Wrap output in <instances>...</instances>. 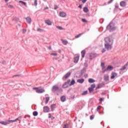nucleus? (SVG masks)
Returning a JSON list of instances; mask_svg holds the SVG:
<instances>
[{"label": "nucleus", "instance_id": "50", "mask_svg": "<svg viewBox=\"0 0 128 128\" xmlns=\"http://www.w3.org/2000/svg\"><path fill=\"white\" fill-rule=\"evenodd\" d=\"M100 102H102L104 100V98H100L99 100Z\"/></svg>", "mask_w": 128, "mask_h": 128}, {"label": "nucleus", "instance_id": "14", "mask_svg": "<svg viewBox=\"0 0 128 128\" xmlns=\"http://www.w3.org/2000/svg\"><path fill=\"white\" fill-rule=\"evenodd\" d=\"M84 82V79H78L77 80V82L79 84H82Z\"/></svg>", "mask_w": 128, "mask_h": 128}, {"label": "nucleus", "instance_id": "31", "mask_svg": "<svg viewBox=\"0 0 128 128\" xmlns=\"http://www.w3.org/2000/svg\"><path fill=\"white\" fill-rule=\"evenodd\" d=\"M55 106H56V104H53L51 105L50 108H51V109H52V110H54V109Z\"/></svg>", "mask_w": 128, "mask_h": 128}, {"label": "nucleus", "instance_id": "19", "mask_svg": "<svg viewBox=\"0 0 128 128\" xmlns=\"http://www.w3.org/2000/svg\"><path fill=\"white\" fill-rule=\"evenodd\" d=\"M81 54H82V58H84V56H86V51H85V50H83L81 52Z\"/></svg>", "mask_w": 128, "mask_h": 128}, {"label": "nucleus", "instance_id": "46", "mask_svg": "<svg viewBox=\"0 0 128 128\" xmlns=\"http://www.w3.org/2000/svg\"><path fill=\"white\" fill-rule=\"evenodd\" d=\"M22 32H23V34H26V30L24 29L22 30Z\"/></svg>", "mask_w": 128, "mask_h": 128}, {"label": "nucleus", "instance_id": "29", "mask_svg": "<svg viewBox=\"0 0 128 128\" xmlns=\"http://www.w3.org/2000/svg\"><path fill=\"white\" fill-rule=\"evenodd\" d=\"M6 6H8L9 8H14V6L12 5L8 4H7Z\"/></svg>", "mask_w": 128, "mask_h": 128}, {"label": "nucleus", "instance_id": "26", "mask_svg": "<svg viewBox=\"0 0 128 128\" xmlns=\"http://www.w3.org/2000/svg\"><path fill=\"white\" fill-rule=\"evenodd\" d=\"M84 34V33H80V34H78V35L75 36V38H80V36Z\"/></svg>", "mask_w": 128, "mask_h": 128}, {"label": "nucleus", "instance_id": "48", "mask_svg": "<svg viewBox=\"0 0 128 128\" xmlns=\"http://www.w3.org/2000/svg\"><path fill=\"white\" fill-rule=\"evenodd\" d=\"M112 2H114V0H110V1L108 2V4H112Z\"/></svg>", "mask_w": 128, "mask_h": 128}, {"label": "nucleus", "instance_id": "21", "mask_svg": "<svg viewBox=\"0 0 128 128\" xmlns=\"http://www.w3.org/2000/svg\"><path fill=\"white\" fill-rule=\"evenodd\" d=\"M114 69V67L108 66L106 70H112Z\"/></svg>", "mask_w": 128, "mask_h": 128}, {"label": "nucleus", "instance_id": "38", "mask_svg": "<svg viewBox=\"0 0 128 128\" xmlns=\"http://www.w3.org/2000/svg\"><path fill=\"white\" fill-rule=\"evenodd\" d=\"M101 108H102V106H98L96 110L98 112V110H100Z\"/></svg>", "mask_w": 128, "mask_h": 128}, {"label": "nucleus", "instance_id": "60", "mask_svg": "<svg viewBox=\"0 0 128 128\" xmlns=\"http://www.w3.org/2000/svg\"><path fill=\"white\" fill-rule=\"evenodd\" d=\"M106 70H106L104 71H103V72H102L103 74H104V72H105Z\"/></svg>", "mask_w": 128, "mask_h": 128}, {"label": "nucleus", "instance_id": "62", "mask_svg": "<svg viewBox=\"0 0 128 128\" xmlns=\"http://www.w3.org/2000/svg\"><path fill=\"white\" fill-rule=\"evenodd\" d=\"M126 0V1H128V0Z\"/></svg>", "mask_w": 128, "mask_h": 128}, {"label": "nucleus", "instance_id": "37", "mask_svg": "<svg viewBox=\"0 0 128 128\" xmlns=\"http://www.w3.org/2000/svg\"><path fill=\"white\" fill-rule=\"evenodd\" d=\"M34 6H38V0H34Z\"/></svg>", "mask_w": 128, "mask_h": 128}, {"label": "nucleus", "instance_id": "5", "mask_svg": "<svg viewBox=\"0 0 128 128\" xmlns=\"http://www.w3.org/2000/svg\"><path fill=\"white\" fill-rule=\"evenodd\" d=\"M22 120V116L18 117L14 120H8V122L10 124V122H18V120Z\"/></svg>", "mask_w": 128, "mask_h": 128}, {"label": "nucleus", "instance_id": "49", "mask_svg": "<svg viewBox=\"0 0 128 128\" xmlns=\"http://www.w3.org/2000/svg\"><path fill=\"white\" fill-rule=\"evenodd\" d=\"M118 8H114V12H118Z\"/></svg>", "mask_w": 128, "mask_h": 128}, {"label": "nucleus", "instance_id": "53", "mask_svg": "<svg viewBox=\"0 0 128 128\" xmlns=\"http://www.w3.org/2000/svg\"><path fill=\"white\" fill-rule=\"evenodd\" d=\"M106 52V50L104 48H103L102 50V52Z\"/></svg>", "mask_w": 128, "mask_h": 128}, {"label": "nucleus", "instance_id": "56", "mask_svg": "<svg viewBox=\"0 0 128 128\" xmlns=\"http://www.w3.org/2000/svg\"><path fill=\"white\" fill-rule=\"evenodd\" d=\"M48 10V7H46L44 8V10Z\"/></svg>", "mask_w": 128, "mask_h": 128}, {"label": "nucleus", "instance_id": "25", "mask_svg": "<svg viewBox=\"0 0 128 128\" xmlns=\"http://www.w3.org/2000/svg\"><path fill=\"white\" fill-rule=\"evenodd\" d=\"M60 100L62 102H65L66 101V96H62L60 98Z\"/></svg>", "mask_w": 128, "mask_h": 128}, {"label": "nucleus", "instance_id": "24", "mask_svg": "<svg viewBox=\"0 0 128 128\" xmlns=\"http://www.w3.org/2000/svg\"><path fill=\"white\" fill-rule=\"evenodd\" d=\"M19 2L22 4H24V6H26V2H24V1L20 0Z\"/></svg>", "mask_w": 128, "mask_h": 128}, {"label": "nucleus", "instance_id": "1", "mask_svg": "<svg viewBox=\"0 0 128 128\" xmlns=\"http://www.w3.org/2000/svg\"><path fill=\"white\" fill-rule=\"evenodd\" d=\"M104 40L106 42L104 44L105 48L108 50H112V44H114L112 40L108 37H106L105 38Z\"/></svg>", "mask_w": 128, "mask_h": 128}, {"label": "nucleus", "instance_id": "40", "mask_svg": "<svg viewBox=\"0 0 128 128\" xmlns=\"http://www.w3.org/2000/svg\"><path fill=\"white\" fill-rule=\"evenodd\" d=\"M90 58L92 59L94 58V54H90Z\"/></svg>", "mask_w": 128, "mask_h": 128}, {"label": "nucleus", "instance_id": "35", "mask_svg": "<svg viewBox=\"0 0 128 128\" xmlns=\"http://www.w3.org/2000/svg\"><path fill=\"white\" fill-rule=\"evenodd\" d=\"M88 90H89L90 92H94V88L90 87L88 88Z\"/></svg>", "mask_w": 128, "mask_h": 128}, {"label": "nucleus", "instance_id": "32", "mask_svg": "<svg viewBox=\"0 0 128 128\" xmlns=\"http://www.w3.org/2000/svg\"><path fill=\"white\" fill-rule=\"evenodd\" d=\"M101 66L102 70H104V68H106V66H104V63H101Z\"/></svg>", "mask_w": 128, "mask_h": 128}, {"label": "nucleus", "instance_id": "55", "mask_svg": "<svg viewBox=\"0 0 128 128\" xmlns=\"http://www.w3.org/2000/svg\"><path fill=\"white\" fill-rule=\"evenodd\" d=\"M78 8H82V4H80L79 6H78Z\"/></svg>", "mask_w": 128, "mask_h": 128}, {"label": "nucleus", "instance_id": "15", "mask_svg": "<svg viewBox=\"0 0 128 128\" xmlns=\"http://www.w3.org/2000/svg\"><path fill=\"white\" fill-rule=\"evenodd\" d=\"M110 78V76H108V74H105L104 76V80L106 81V80H108V78Z\"/></svg>", "mask_w": 128, "mask_h": 128}, {"label": "nucleus", "instance_id": "10", "mask_svg": "<svg viewBox=\"0 0 128 128\" xmlns=\"http://www.w3.org/2000/svg\"><path fill=\"white\" fill-rule=\"evenodd\" d=\"M60 16H66V13L64 12H60Z\"/></svg>", "mask_w": 128, "mask_h": 128}, {"label": "nucleus", "instance_id": "54", "mask_svg": "<svg viewBox=\"0 0 128 128\" xmlns=\"http://www.w3.org/2000/svg\"><path fill=\"white\" fill-rule=\"evenodd\" d=\"M98 88H100V85H98V86L96 87V90H98Z\"/></svg>", "mask_w": 128, "mask_h": 128}, {"label": "nucleus", "instance_id": "45", "mask_svg": "<svg viewBox=\"0 0 128 128\" xmlns=\"http://www.w3.org/2000/svg\"><path fill=\"white\" fill-rule=\"evenodd\" d=\"M58 6L56 5H55L54 10H58Z\"/></svg>", "mask_w": 128, "mask_h": 128}, {"label": "nucleus", "instance_id": "59", "mask_svg": "<svg viewBox=\"0 0 128 128\" xmlns=\"http://www.w3.org/2000/svg\"><path fill=\"white\" fill-rule=\"evenodd\" d=\"M84 76H85V78H88V74H86Z\"/></svg>", "mask_w": 128, "mask_h": 128}, {"label": "nucleus", "instance_id": "20", "mask_svg": "<svg viewBox=\"0 0 128 128\" xmlns=\"http://www.w3.org/2000/svg\"><path fill=\"white\" fill-rule=\"evenodd\" d=\"M58 90V86H53L52 90Z\"/></svg>", "mask_w": 128, "mask_h": 128}, {"label": "nucleus", "instance_id": "23", "mask_svg": "<svg viewBox=\"0 0 128 128\" xmlns=\"http://www.w3.org/2000/svg\"><path fill=\"white\" fill-rule=\"evenodd\" d=\"M76 84V81H74V80H72L70 86H74V84Z\"/></svg>", "mask_w": 128, "mask_h": 128}, {"label": "nucleus", "instance_id": "43", "mask_svg": "<svg viewBox=\"0 0 128 128\" xmlns=\"http://www.w3.org/2000/svg\"><path fill=\"white\" fill-rule=\"evenodd\" d=\"M94 116L92 115L90 116V120H94Z\"/></svg>", "mask_w": 128, "mask_h": 128}, {"label": "nucleus", "instance_id": "16", "mask_svg": "<svg viewBox=\"0 0 128 128\" xmlns=\"http://www.w3.org/2000/svg\"><path fill=\"white\" fill-rule=\"evenodd\" d=\"M45 22L48 24V26H52V22H50V20H46Z\"/></svg>", "mask_w": 128, "mask_h": 128}, {"label": "nucleus", "instance_id": "41", "mask_svg": "<svg viewBox=\"0 0 128 128\" xmlns=\"http://www.w3.org/2000/svg\"><path fill=\"white\" fill-rule=\"evenodd\" d=\"M96 88V84H92L91 85V88L94 89Z\"/></svg>", "mask_w": 128, "mask_h": 128}, {"label": "nucleus", "instance_id": "9", "mask_svg": "<svg viewBox=\"0 0 128 128\" xmlns=\"http://www.w3.org/2000/svg\"><path fill=\"white\" fill-rule=\"evenodd\" d=\"M0 124H3V126H7V124H9L8 120L1 121L0 122Z\"/></svg>", "mask_w": 128, "mask_h": 128}, {"label": "nucleus", "instance_id": "33", "mask_svg": "<svg viewBox=\"0 0 128 128\" xmlns=\"http://www.w3.org/2000/svg\"><path fill=\"white\" fill-rule=\"evenodd\" d=\"M82 22H85V24L88 23V20H86V19L82 18Z\"/></svg>", "mask_w": 128, "mask_h": 128}, {"label": "nucleus", "instance_id": "11", "mask_svg": "<svg viewBox=\"0 0 128 128\" xmlns=\"http://www.w3.org/2000/svg\"><path fill=\"white\" fill-rule=\"evenodd\" d=\"M120 6H126V3L124 1H122L120 2Z\"/></svg>", "mask_w": 128, "mask_h": 128}, {"label": "nucleus", "instance_id": "39", "mask_svg": "<svg viewBox=\"0 0 128 128\" xmlns=\"http://www.w3.org/2000/svg\"><path fill=\"white\" fill-rule=\"evenodd\" d=\"M63 128H68V124H66L63 126Z\"/></svg>", "mask_w": 128, "mask_h": 128}, {"label": "nucleus", "instance_id": "8", "mask_svg": "<svg viewBox=\"0 0 128 128\" xmlns=\"http://www.w3.org/2000/svg\"><path fill=\"white\" fill-rule=\"evenodd\" d=\"M43 110L44 112H50V108L48 106H45L43 108Z\"/></svg>", "mask_w": 128, "mask_h": 128}, {"label": "nucleus", "instance_id": "13", "mask_svg": "<svg viewBox=\"0 0 128 128\" xmlns=\"http://www.w3.org/2000/svg\"><path fill=\"white\" fill-rule=\"evenodd\" d=\"M80 60V56H77L74 58V62L76 63Z\"/></svg>", "mask_w": 128, "mask_h": 128}, {"label": "nucleus", "instance_id": "3", "mask_svg": "<svg viewBox=\"0 0 128 128\" xmlns=\"http://www.w3.org/2000/svg\"><path fill=\"white\" fill-rule=\"evenodd\" d=\"M33 90H36V92L38 94H42V92H44V90L42 86L38 88H33Z\"/></svg>", "mask_w": 128, "mask_h": 128}, {"label": "nucleus", "instance_id": "57", "mask_svg": "<svg viewBox=\"0 0 128 128\" xmlns=\"http://www.w3.org/2000/svg\"><path fill=\"white\" fill-rule=\"evenodd\" d=\"M48 48L49 50H52V46H50L49 47H48Z\"/></svg>", "mask_w": 128, "mask_h": 128}, {"label": "nucleus", "instance_id": "4", "mask_svg": "<svg viewBox=\"0 0 128 128\" xmlns=\"http://www.w3.org/2000/svg\"><path fill=\"white\" fill-rule=\"evenodd\" d=\"M70 80H68L67 82H65L63 85L62 88H66L68 87V85L70 84Z\"/></svg>", "mask_w": 128, "mask_h": 128}, {"label": "nucleus", "instance_id": "61", "mask_svg": "<svg viewBox=\"0 0 128 128\" xmlns=\"http://www.w3.org/2000/svg\"><path fill=\"white\" fill-rule=\"evenodd\" d=\"M79 0L80 2V1H82V0Z\"/></svg>", "mask_w": 128, "mask_h": 128}, {"label": "nucleus", "instance_id": "6", "mask_svg": "<svg viewBox=\"0 0 128 128\" xmlns=\"http://www.w3.org/2000/svg\"><path fill=\"white\" fill-rule=\"evenodd\" d=\"M70 74H72V73L70 72H67L63 77V80H66V78H70Z\"/></svg>", "mask_w": 128, "mask_h": 128}, {"label": "nucleus", "instance_id": "42", "mask_svg": "<svg viewBox=\"0 0 128 128\" xmlns=\"http://www.w3.org/2000/svg\"><path fill=\"white\" fill-rule=\"evenodd\" d=\"M56 28H58V30H64V28H62V26H57Z\"/></svg>", "mask_w": 128, "mask_h": 128}, {"label": "nucleus", "instance_id": "7", "mask_svg": "<svg viewBox=\"0 0 128 128\" xmlns=\"http://www.w3.org/2000/svg\"><path fill=\"white\" fill-rule=\"evenodd\" d=\"M118 76V73L116 72H112V76H110L111 80H114L116 76Z\"/></svg>", "mask_w": 128, "mask_h": 128}, {"label": "nucleus", "instance_id": "22", "mask_svg": "<svg viewBox=\"0 0 128 128\" xmlns=\"http://www.w3.org/2000/svg\"><path fill=\"white\" fill-rule=\"evenodd\" d=\"M83 11L84 12H88V9L86 7H84L83 8Z\"/></svg>", "mask_w": 128, "mask_h": 128}, {"label": "nucleus", "instance_id": "44", "mask_svg": "<svg viewBox=\"0 0 128 128\" xmlns=\"http://www.w3.org/2000/svg\"><path fill=\"white\" fill-rule=\"evenodd\" d=\"M115 8H118V4H116L115 5Z\"/></svg>", "mask_w": 128, "mask_h": 128}, {"label": "nucleus", "instance_id": "58", "mask_svg": "<svg viewBox=\"0 0 128 128\" xmlns=\"http://www.w3.org/2000/svg\"><path fill=\"white\" fill-rule=\"evenodd\" d=\"M5 0V2H8V0Z\"/></svg>", "mask_w": 128, "mask_h": 128}, {"label": "nucleus", "instance_id": "28", "mask_svg": "<svg viewBox=\"0 0 128 128\" xmlns=\"http://www.w3.org/2000/svg\"><path fill=\"white\" fill-rule=\"evenodd\" d=\"M38 112L34 111L33 112V116H38Z\"/></svg>", "mask_w": 128, "mask_h": 128}, {"label": "nucleus", "instance_id": "47", "mask_svg": "<svg viewBox=\"0 0 128 128\" xmlns=\"http://www.w3.org/2000/svg\"><path fill=\"white\" fill-rule=\"evenodd\" d=\"M86 0H82V4H86Z\"/></svg>", "mask_w": 128, "mask_h": 128}, {"label": "nucleus", "instance_id": "36", "mask_svg": "<svg viewBox=\"0 0 128 128\" xmlns=\"http://www.w3.org/2000/svg\"><path fill=\"white\" fill-rule=\"evenodd\" d=\"M86 94H88V90L84 92L82 94V96H86Z\"/></svg>", "mask_w": 128, "mask_h": 128}, {"label": "nucleus", "instance_id": "17", "mask_svg": "<svg viewBox=\"0 0 128 128\" xmlns=\"http://www.w3.org/2000/svg\"><path fill=\"white\" fill-rule=\"evenodd\" d=\"M96 82V80L92 79V78H89L88 79V82H90V84H92L94 82Z\"/></svg>", "mask_w": 128, "mask_h": 128}, {"label": "nucleus", "instance_id": "18", "mask_svg": "<svg viewBox=\"0 0 128 128\" xmlns=\"http://www.w3.org/2000/svg\"><path fill=\"white\" fill-rule=\"evenodd\" d=\"M62 42L63 44H64V45H66V44H68V42L66 40H62Z\"/></svg>", "mask_w": 128, "mask_h": 128}, {"label": "nucleus", "instance_id": "52", "mask_svg": "<svg viewBox=\"0 0 128 128\" xmlns=\"http://www.w3.org/2000/svg\"><path fill=\"white\" fill-rule=\"evenodd\" d=\"M14 76H20V74L15 75V76H13V77H14Z\"/></svg>", "mask_w": 128, "mask_h": 128}, {"label": "nucleus", "instance_id": "12", "mask_svg": "<svg viewBox=\"0 0 128 128\" xmlns=\"http://www.w3.org/2000/svg\"><path fill=\"white\" fill-rule=\"evenodd\" d=\"M26 20L28 24H30V22H32V18L30 16L26 18Z\"/></svg>", "mask_w": 128, "mask_h": 128}, {"label": "nucleus", "instance_id": "27", "mask_svg": "<svg viewBox=\"0 0 128 128\" xmlns=\"http://www.w3.org/2000/svg\"><path fill=\"white\" fill-rule=\"evenodd\" d=\"M46 101L45 103L46 104H48V102L50 101V97H46Z\"/></svg>", "mask_w": 128, "mask_h": 128}, {"label": "nucleus", "instance_id": "34", "mask_svg": "<svg viewBox=\"0 0 128 128\" xmlns=\"http://www.w3.org/2000/svg\"><path fill=\"white\" fill-rule=\"evenodd\" d=\"M37 30H38V32H42L44 31V30L43 29L40 28H37Z\"/></svg>", "mask_w": 128, "mask_h": 128}, {"label": "nucleus", "instance_id": "2", "mask_svg": "<svg viewBox=\"0 0 128 128\" xmlns=\"http://www.w3.org/2000/svg\"><path fill=\"white\" fill-rule=\"evenodd\" d=\"M107 30H110V32L116 30V28L114 26V23L111 22L107 26Z\"/></svg>", "mask_w": 128, "mask_h": 128}, {"label": "nucleus", "instance_id": "51", "mask_svg": "<svg viewBox=\"0 0 128 128\" xmlns=\"http://www.w3.org/2000/svg\"><path fill=\"white\" fill-rule=\"evenodd\" d=\"M48 116H48L49 118H52V114H48Z\"/></svg>", "mask_w": 128, "mask_h": 128}, {"label": "nucleus", "instance_id": "30", "mask_svg": "<svg viewBox=\"0 0 128 128\" xmlns=\"http://www.w3.org/2000/svg\"><path fill=\"white\" fill-rule=\"evenodd\" d=\"M50 56H58V54L56 52H52L50 54Z\"/></svg>", "mask_w": 128, "mask_h": 128}]
</instances>
